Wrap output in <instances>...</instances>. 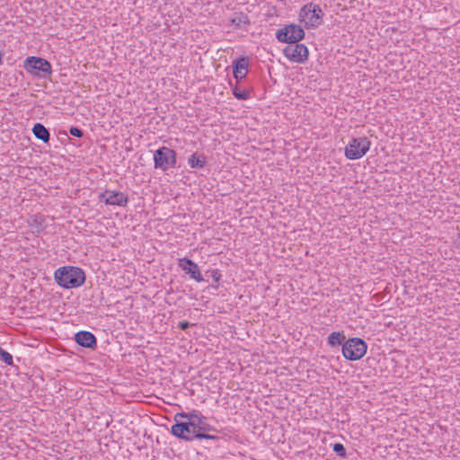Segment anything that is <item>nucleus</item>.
Listing matches in <instances>:
<instances>
[{"instance_id": "nucleus-1", "label": "nucleus", "mask_w": 460, "mask_h": 460, "mask_svg": "<svg viewBox=\"0 0 460 460\" xmlns=\"http://www.w3.org/2000/svg\"><path fill=\"white\" fill-rule=\"evenodd\" d=\"M54 279L63 288H76L84 283L85 273L79 267L63 266L55 270Z\"/></svg>"}, {"instance_id": "nucleus-2", "label": "nucleus", "mask_w": 460, "mask_h": 460, "mask_svg": "<svg viewBox=\"0 0 460 460\" xmlns=\"http://www.w3.org/2000/svg\"><path fill=\"white\" fill-rule=\"evenodd\" d=\"M174 421L175 423L171 427V433L175 438L190 442L199 440V437H203V435L197 433L190 420L178 418L175 415Z\"/></svg>"}, {"instance_id": "nucleus-3", "label": "nucleus", "mask_w": 460, "mask_h": 460, "mask_svg": "<svg viewBox=\"0 0 460 460\" xmlns=\"http://www.w3.org/2000/svg\"><path fill=\"white\" fill-rule=\"evenodd\" d=\"M367 342L358 337L349 338L342 344V356L349 361L361 359L367 353Z\"/></svg>"}, {"instance_id": "nucleus-4", "label": "nucleus", "mask_w": 460, "mask_h": 460, "mask_svg": "<svg viewBox=\"0 0 460 460\" xmlns=\"http://www.w3.org/2000/svg\"><path fill=\"white\" fill-rule=\"evenodd\" d=\"M24 69L32 75L47 78L52 74L51 64L40 57H28L23 62Z\"/></svg>"}, {"instance_id": "nucleus-5", "label": "nucleus", "mask_w": 460, "mask_h": 460, "mask_svg": "<svg viewBox=\"0 0 460 460\" xmlns=\"http://www.w3.org/2000/svg\"><path fill=\"white\" fill-rule=\"evenodd\" d=\"M323 12L320 5L314 3L305 4L299 11V21L305 22L307 28H317L323 20Z\"/></svg>"}, {"instance_id": "nucleus-6", "label": "nucleus", "mask_w": 460, "mask_h": 460, "mask_svg": "<svg viewBox=\"0 0 460 460\" xmlns=\"http://www.w3.org/2000/svg\"><path fill=\"white\" fill-rule=\"evenodd\" d=\"M177 155L173 149L162 146L154 153V165L155 169L165 172L170 168L176 167Z\"/></svg>"}, {"instance_id": "nucleus-7", "label": "nucleus", "mask_w": 460, "mask_h": 460, "mask_svg": "<svg viewBox=\"0 0 460 460\" xmlns=\"http://www.w3.org/2000/svg\"><path fill=\"white\" fill-rule=\"evenodd\" d=\"M305 35L304 29L295 23L287 24L276 32V38L279 41L288 44L299 42L305 38Z\"/></svg>"}, {"instance_id": "nucleus-8", "label": "nucleus", "mask_w": 460, "mask_h": 460, "mask_svg": "<svg viewBox=\"0 0 460 460\" xmlns=\"http://www.w3.org/2000/svg\"><path fill=\"white\" fill-rule=\"evenodd\" d=\"M370 141L367 137H354L345 147V156L349 160L359 159L369 150Z\"/></svg>"}, {"instance_id": "nucleus-9", "label": "nucleus", "mask_w": 460, "mask_h": 460, "mask_svg": "<svg viewBox=\"0 0 460 460\" xmlns=\"http://www.w3.org/2000/svg\"><path fill=\"white\" fill-rule=\"evenodd\" d=\"M283 53L287 58L296 63H304L309 55L307 47L299 42L289 44L283 49Z\"/></svg>"}, {"instance_id": "nucleus-10", "label": "nucleus", "mask_w": 460, "mask_h": 460, "mask_svg": "<svg viewBox=\"0 0 460 460\" xmlns=\"http://www.w3.org/2000/svg\"><path fill=\"white\" fill-rule=\"evenodd\" d=\"M178 265L190 279L197 282L204 281L199 265L192 260L187 257L179 259Z\"/></svg>"}, {"instance_id": "nucleus-11", "label": "nucleus", "mask_w": 460, "mask_h": 460, "mask_svg": "<svg viewBox=\"0 0 460 460\" xmlns=\"http://www.w3.org/2000/svg\"><path fill=\"white\" fill-rule=\"evenodd\" d=\"M99 199L104 200L107 205L126 207L128 203V198L123 192L114 191L106 190L103 193H102L99 197Z\"/></svg>"}, {"instance_id": "nucleus-12", "label": "nucleus", "mask_w": 460, "mask_h": 460, "mask_svg": "<svg viewBox=\"0 0 460 460\" xmlns=\"http://www.w3.org/2000/svg\"><path fill=\"white\" fill-rule=\"evenodd\" d=\"M176 417L190 420L197 433H199L203 426L208 423V418L204 416L200 411L196 410L189 412H179L176 414Z\"/></svg>"}, {"instance_id": "nucleus-13", "label": "nucleus", "mask_w": 460, "mask_h": 460, "mask_svg": "<svg viewBox=\"0 0 460 460\" xmlns=\"http://www.w3.org/2000/svg\"><path fill=\"white\" fill-rule=\"evenodd\" d=\"M126 320L128 323L125 320L120 321V323L125 326V333L130 337H142L146 330L138 318H126Z\"/></svg>"}, {"instance_id": "nucleus-14", "label": "nucleus", "mask_w": 460, "mask_h": 460, "mask_svg": "<svg viewBox=\"0 0 460 460\" xmlns=\"http://www.w3.org/2000/svg\"><path fill=\"white\" fill-rule=\"evenodd\" d=\"M74 341L76 344L85 349H96L97 348L96 337L88 331L77 332L74 336Z\"/></svg>"}, {"instance_id": "nucleus-15", "label": "nucleus", "mask_w": 460, "mask_h": 460, "mask_svg": "<svg viewBox=\"0 0 460 460\" xmlns=\"http://www.w3.org/2000/svg\"><path fill=\"white\" fill-rule=\"evenodd\" d=\"M249 60L246 57H241L233 62V74L237 82L245 78L248 73Z\"/></svg>"}, {"instance_id": "nucleus-16", "label": "nucleus", "mask_w": 460, "mask_h": 460, "mask_svg": "<svg viewBox=\"0 0 460 460\" xmlns=\"http://www.w3.org/2000/svg\"><path fill=\"white\" fill-rule=\"evenodd\" d=\"M32 133L34 137L42 141L43 143H49L50 139L49 130L41 123H35L32 128Z\"/></svg>"}, {"instance_id": "nucleus-17", "label": "nucleus", "mask_w": 460, "mask_h": 460, "mask_svg": "<svg viewBox=\"0 0 460 460\" xmlns=\"http://www.w3.org/2000/svg\"><path fill=\"white\" fill-rule=\"evenodd\" d=\"M219 432L220 431L218 429H217L215 427L207 423L203 426L201 430L199 432V434L203 435V437H199V440L207 439V440L218 441V440H220V437L214 433H219Z\"/></svg>"}, {"instance_id": "nucleus-18", "label": "nucleus", "mask_w": 460, "mask_h": 460, "mask_svg": "<svg viewBox=\"0 0 460 460\" xmlns=\"http://www.w3.org/2000/svg\"><path fill=\"white\" fill-rule=\"evenodd\" d=\"M346 341V336L344 332H332L327 339V342L331 347H336L339 345H342Z\"/></svg>"}, {"instance_id": "nucleus-19", "label": "nucleus", "mask_w": 460, "mask_h": 460, "mask_svg": "<svg viewBox=\"0 0 460 460\" xmlns=\"http://www.w3.org/2000/svg\"><path fill=\"white\" fill-rule=\"evenodd\" d=\"M188 163L191 168H203L206 165V158L204 155H197V154H192L189 157Z\"/></svg>"}, {"instance_id": "nucleus-20", "label": "nucleus", "mask_w": 460, "mask_h": 460, "mask_svg": "<svg viewBox=\"0 0 460 460\" xmlns=\"http://www.w3.org/2000/svg\"><path fill=\"white\" fill-rule=\"evenodd\" d=\"M0 360L3 361L7 366L13 365V356L0 347Z\"/></svg>"}, {"instance_id": "nucleus-21", "label": "nucleus", "mask_w": 460, "mask_h": 460, "mask_svg": "<svg viewBox=\"0 0 460 460\" xmlns=\"http://www.w3.org/2000/svg\"><path fill=\"white\" fill-rule=\"evenodd\" d=\"M233 94L238 100H247L250 97V93L245 90H241L237 86L233 88Z\"/></svg>"}, {"instance_id": "nucleus-22", "label": "nucleus", "mask_w": 460, "mask_h": 460, "mask_svg": "<svg viewBox=\"0 0 460 460\" xmlns=\"http://www.w3.org/2000/svg\"><path fill=\"white\" fill-rule=\"evenodd\" d=\"M332 450L340 457L345 458L347 456L346 448L341 443L333 444Z\"/></svg>"}, {"instance_id": "nucleus-23", "label": "nucleus", "mask_w": 460, "mask_h": 460, "mask_svg": "<svg viewBox=\"0 0 460 460\" xmlns=\"http://www.w3.org/2000/svg\"><path fill=\"white\" fill-rule=\"evenodd\" d=\"M232 22L235 24L237 27H241L243 23H249V20L247 15H244L243 13H241L232 20Z\"/></svg>"}, {"instance_id": "nucleus-24", "label": "nucleus", "mask_w": 460, "mask_h": 460, "mask_svg": "<svg viewBox=\"0 0 460 460\" xmlns=\"http://www.w3.org/2000/svg\"><path fill=\"white\" fill-rule=\"evenodd\" d=\"M211 278L214 280L215 284L212 285L213 288H217L219 285V281L221 279L222 274L219 270L216 269L210 271Z\"/></svg>"}, {"instance_id": "nucleus-25", "label": "nucleus", "mask_w": 460, "mask_h": 460, "mask_svg": "<svg viewBox=\"0 0 460 460\" xmlns=\"http://www.w3.org/2000/svg\"><path fill=\"white\" fill-rule=\"evenodd\" d=\"M69 134L75 137H82L84 136V131L77 127H71L69 128Z\"/></svg>"}, {"instance_id": "nucleus-26", "label": "nucleus", "mask_w": 460, "mask_h": 460, "mask_svg": "<svg viewBox=\"0 0 460 460\" xmlns=\"http://www.w3.org/2000/svg\"><path fill=\"white\" fill-rule=\"evenodd\" d=\"M392 324H393L392 322H387V323H378V324L373 329V332H381V331H383V328L389 327Z\"/></svg>"}, {"instance_id": "nucleus-27", "label": "nucleus", "mask_w": 460, "mask_h": 460, "mask_svg": "<svg viewBox=\"0 0 460 460\" xmlns=\"http://www.w3.org/2000/svg\"><path fill=\"white\" fill-rule=\"evenodd\" d=\"M195 323H190L187 321H182V322H180L178 326L180 329L181 330H186L187 328H189L190 326H192L194 325Z\"/></svg>"}, {"instance_id": "nucleus-28", "label": "nucleus", "mask_w": 460, "mask_h": 460, "mask_svg": "<svg viewBox=\"0 0 460 460\" xmlns=\"http://www.w3.org/2000/svg\"><path fill=\"white\" fill-rule=\"evenodd\" d=\"M3 63V54L2 52L0 51V65Z\"/></svg>"}]
</instances>
